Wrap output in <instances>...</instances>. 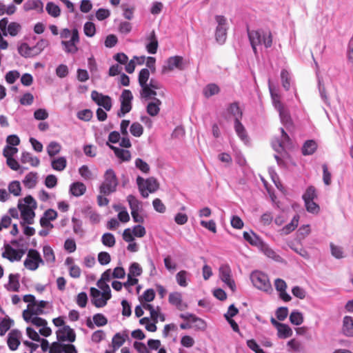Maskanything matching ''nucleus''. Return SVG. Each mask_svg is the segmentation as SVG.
<instances>
[{"instance_id":"f257e3e1","label":"nucleus","mask_w":353,"mask_h":353,"mask_svg":"<svg viewBox=\"0 0 353 353\" xmlns=\"http://www.w3.org/2000/svg\"><path fill=\"white\" fill-rule=\"evenodd\" d=\"M248 34L254 53L257 54V46L263 45L265 48H270L272 44V35L269 30H248Z\"/></svg>"},{"instance_id":"f03ea898","label":"nucleus","mask_w":353,"mask_h":353,"mask_svg":"<svg viewBox=\"0 0 353 353\" xmlns=\"http://www.w3.org/2000/svg\"><path fill=\"white\" fill-rule=\"evenodd\" d=\"M97 286L101 290L91 288L90 296L92 304L97 307H103L107 304V301L111 298V290L106 283L98 281Z\"/></svg>"},{"instance_id":"7ed1b4c3","label":"nucleus","mask_w":353,"mask_h":353,"mask_svg":"<svg viewBox=\"0 0 353 353\" xmlns=\"http://www.w3.org/2000/svg\"><path fill=\"white\" fill-rule=\"evenodd\" d=\"M119 185V180L115 172L110 168L103 174V181L99 186V191L101 194L110 195L116 192Z\"/></svg>"},{"instance_id":"20e7f679","label":"nucleus","mask_w":353,"mask_h":353,"mask_svg":"<svg viewBox=\"0 0 353 353\" xmlns=\"http://www.w3.org/2000/svg\"><path fill=\"white\" fill-rule=\"evenodd\" d=\"M137 184L140 194L143 198H147L149 196V193L156 192L159 187V183L154 177H149L144 179L143 177L138 176Z\"/></svg>"},{"instance_id":"39448f33","label":"nucleus","mask_w":353,"mask_h":353,"mask_svg":"<svg viewBox=\"0 0 353 353\" xmlns=\"http://www.w3.org/2000/svg\"><path fill=\"white\" fill-rule=\"evenodd\" d=\"M250 280L253 285L260 290L265 292L272 290L268 275L261 271H253L250 274Z\"/></svg>"},{"instance_id":"423d86ee","label":"nucleus","mask_w":353,"mask_h":353,"mask_svg":"<svg viewBox=\"0 0 353 353\" xmlns=\"http://www.w3.org/2000/svg\"><path fill=\"white\" fill-rule=\"evenodd\" d=\"M44 261L42 259L39 252L34 249H30L27 253V257L24 261L23 265L28 270L34 271L39 264H43Z\"/></svg>"},{"instance_id":"0eeeda50","label":"nucleus","mask_w":353,"mask_h":353,"mask_svg":"<svg viewBox=\"0 0 353 353\" xmlns=\"http://www.w3.org/2000/svg\"><path fill=\"white\" fill-rule=\"evenodd\" d=\"M215 19L218 24L215 32L216 40L220 44H223L227 38V30L228 29L227 19L222 15H216Z\"/></svg>"},{"instance_id":"6e6552de","label":"nucleus","mask_w":353,"mask_h":353,"mask_svg":"<svg viewBox=\"0 0 353 353\" xmlns=\"http://www.w3.org/2000/svg\"><path fill=\"white\" fill-rule=\"evenodd\" d=\"M219 278L232 291L236 290V284L232 278V270L229 265H221L219 269Z\"/></svg>"},{"instance_id":"1a4fd4ad","label":"nucleus","mask_w":353,"mask_h":353,"mask_svg":"<svg viewBox=\"0 0 353 353\" xmlns=\"http://www.w3.org/2000/svg\"><path fill=\"white\" fill-rule=\"evenodd\" d=\"M133 99L132 92L129 90H124L121 95V108L118 112L119 117H124L132 109L131 101Z\"/></svg>"},{"instance_id":"9d476101","label":"nucleus","mask_w":353,"mask_h":353,"mask_svg":"<svg viewBox=\"0 0 353 353\" xmlns=\"http://www.w3.org/2000/svg\"><path fill=\"white\" fill-rule=\"evenodd\" d=\"M79 43V35L77 29L74 28V34L68 40H62L61 45L67 53L75 54L78 51L77 44Z\"/></svg>"},{"instance_id":"9b49d317","label":"nucleus","mask_w":353,"mask_h":353,"mask_svg":"<svg viewBox=\"0 0 353 353\" xmlns=\"http://www.w3.org/2000/svg\"><path fill=\"white\" fill-rule=\"evenodd\" d=\"M174 69L183 70V57L180 56H174L168 58L162 68V73L165 74L172 71Z\"/></svg>"},{"instance_id":"f8f14e48","label":"nucleus","mask_w":353,"mask_h":353,"mask_svg":"<svg viewBox=\"0 0 353 353\" xmlns=\"http://www.w3.org/2000/svg\"><path fill=\"white\" fill-rule=\"evenodd\" d=\"M92 99L100 107H103L106 111L112 108V99L108 95H103L96 90L91 92Z\"/></svg>"},{"instance_id":"ddd939ff","label":"nucleus","mask_w":353,"mask_h":353,"mask_svg":"<svg viewBox=\"0 0 353 353\" xmlns=\"http://www.w3.org/2000/svg\"><path fill=\"white\" fill-rule=\"evenodd\" d=\"M281 140L276 139L272 141V145L275 151L281 152L287 148H290L292 145L290 139L283 128H281Z\"/></svg>"},{"instance_id":"4468645a","label":"nucleus","mask_w":353,"mask_h":353,"mask_svg":"<svg viewBox=\"0 0 353 353\" xmlns=\"http://www.w3.org/2000/svg\"><path fill=\"white\" fill-rule=\"evenodd\" d=\"M179 316L182 319L190 322L192 328L200 330H204L206 328V323L205 321L199 317H197L193 314H181Z\"/></svg>"},{"instance_id":"2eb2a0df","label":"nucleus","mask_w":353,"mask_h":353,"mask_svg":"<svg viewBox=\"0 0 353 353\" xmlns=\"http://www.w3.org/2000/svg\"><path fill=\"white\" fill-rule=\"evenodd\" d=\"M18 208L21 212V216L22 219V221L21 222V225H23L24 224H33L34 218L35 216V209L23 207L22 205L21 201H20L18 204Z\"/></svg>"},{"instance_id":"dca6fc26","label":"nucleus","mask_w":353,"mask_h":353,"mask_svg":"<svg viewBox=\"0 0 353 353\" xmlns=\"http://www.w3.org/2000/svg\"><path fill=\"white\" fill-rule=\"evenodd\" d=\"M57 339L61 341L74 342L76 335L74 330L68 325L60 328L57 332Z\"/></svg>"},{"instance_id":"f3484780","label":"nucleus","mask_w":353,"mask_h":353,"mask_svg":"<svg viewBox=\"0 0 353 353\" xmlns=\"http://www.w3.org/2000/svg\"><path fill=\"white\" fill-rule=\"evenodd\" d=\"M150 77V72L147 68L141 70L139 74V83L141 88V94H148L151 93L150 90L148 87V81Z\"/></svg>"},{"instance_id":"a211bd4d","label":"nucleus","mask_w":353,"mask_h":353,"mask_svg":"<svg viewBox=\"0 0 353 353\" xmlns=\"http://www.w3.org/2000/svg\"><path fill=\"white\" fill-rule=\"evenodd\" d=\"M48 305V302L46 301H36L34 303L27 306L28 311L30 315H40L44 314V309Z\"/></svg>"},{"instance_id":"6ab92c4d","label":"nucleus","mask_w":353,"mask_h":353,"mask_svg":"<svg viewBox=\"0 0 353 353\" xmlns=\"http://www.w3.org/2000/svg\"><path fill=\"white\" fill-rule=\"evenodd\" d=\"M274 286L276 290L279 292V297L283 301L288 302L292 299L290 295L286 292L287 284L284 280L276 279L274 281Z\"/></svg>"},{"instance_id":"aec40b11","label":"nucleus","mask_w":353,"mask_h":353,"mask_svg":"<svg viewBox=\"0 0 353 353\" xmlns=\"http://www.w3.org/2000/svg\"><path fill=\"white\" fill-rule=\"evenodd\" d=\"M21 336V332L17 330H13L8 334L7 342L11 350H16L18 348Z\"/></svg>"},{"instance_id":"412c9836","label":"nucleus","mask_w":353,"mask_h":353,"mask_svg":"<svg viewBox=\"0 0 353 353\" xmlns=\"http://www.w3.org/2000/svg\"><path fill=\"white\" fill-rule=\"evenodd\" d=\"M129 339L128 331L125 330L122 332H118L113 336L112 339V344L114 351L117 350L125 341Z\"/></svg>"},{"instance_id":"4be33fe9","label":"nucleus","mask_w":353,"mask_h":353,"mask_svg":"<svg viewBox=\"0 0 353 353\" xmlns=\"http://www.w3.org/2000/svg\"><path fill=\"white\" fill-rule=\"evenodd\" d=\"M23 318L27 323H30L38 327H41L48 324L47 321L37 315H30L28 311L23 312Z\"/></svg>"},{"instance_id":"5701e85b","label":"nucleus","mask_w":353,"mask_h":353,"mask_svg":"<svg viewBox=\"0 0 353 353\" xmlns=\"http://www.w3.org/2000/svg\"><path fill=\"white\" fill-rule=\"evenodd\" d=\"M12 245L11 243H5L3 245L4 251L2 252L1 256L10 262L19 261L17 249L13 248Z\"/></svg>"},{"instance_id":"b1692460","label":"nucleus","mask_w":353,"mask_h":353,"mask_svg":"<svg viewBox=\"0 0 353 353\" xmlns=\"http://www.w3.org/2000/svg\"><path fill=\"white\" fill-rule=\"evenodd\" d=\"M169 303L177 307L179 310H184L188 305L183 303L181 294L179 292L170 293L168 298Z\"/></svg>"},{"instance_id":"393cba45","label":"nucleus","mask_w":353,"mask_h":353,"mask_svg":"<svg viewBox=\"0 0 353 353\" xmlns=\"http://www.w3.org/2000/svg\"><path fill=\"white\" fill-rule=\"evenodd\" d=\"M92 319L93 322H92L90 319H88L86 321V325L90 329H94V325L98 327H102L108 323L107 318L101 313L94 314L92 317Z\"/></svg>"},{"instance_id":"a878e982","label":"nucleus","mask_w":353,"mask_h":353,"mask_svg":"<svg viewBox=\"0 0 353 353\" xmlns=\"http://www.w3.org/2000/svg\"><path fill=\"white\" fill-rule=\"evenodd\" d=\"M25 11L36 10L38 12H43V3L41 0H28L23 6Z\"/></svg>"},{"instance_id":"bb28decb","label":"nucleus","mask_w":353,"mask_h":353,"mask_svg":"<svg viewBox=\"0 0 353 353\" xmlns=\"http://www.w3.org/2000/svg\"><path fill=\"white\" fill-rule=\"evenodd\" d=\"M243 235L245 241H247L250 245L258 248V249H259L264 243V241L258 235L252 231L250 232H244Z\"/></svg>"},{"instance_id":"cd10ccee","label":"nucleus","mask_w":353,"mask_h":353,"mask_svg":"<svg viewBox=\"0 0 353 353\" xmlns=\"http://www.w3.org/2000/svg\"><path fill=\"white\" fill-rule=\"evenodd\" d=\"M148 43L145 48L148 53L155 54L158 48V41L154 30H152L150 35L147 37Z\"/></svg>"},{"instance_id":"c85d7f7f","label":"nucleus","mask_w":353,"mask_h":353,"mask_svg":"<svg viewBox=\"0 0 353 353\" xmlns=\"http://www.w3.org/2000/svg\"><path fill=\"white\" fill-rule=\"evenodd\" d=\"M259 250L267 257L272 259L275 261L279 262L282 260V258L265 242Z\"/></svg>"},{"instance_id":"c756f323","label":"nucleus","mask_w":353,"mask_h":353,"mask_svg":"<svg viewBox=\"0 0 353 353\" xmlns=\"http://www.w3.org/2000/svg\"><path fill=\"white\" fill-rule=\"evenodd\" d=\"M234 130L239 139L245 143H248L249 140L247 132L240 120L237 119L234 121Z\"/></svg>"},{"instance_id":"7c9ffc66","label":"nucleus","mask_w":353,"mask_h":353,"mask_svg":"<svg viewBox=\"0 0 353 353\" xmlns=\"http://www.w3.org/2000/svg\"><path fill=\"white\" fill-rule=\"evenodd\" d=\"M19 274H10L9 275V281L8 285H6V289L11 292H18L20 288L19 282Z\"/></svg>"},{"instance_id":"2f4dec72","label":"nucleus","mask_w":353,"mask_h":353,"mask_svg":"<svg viewBox=\"0 0 353 353\" xmlns=\"http://www.w3.org/2000/svg\"><path fill=\"white\" fill-rule=\"evenodd\" d=\"M148 87L150 90L151 93L146 95L141 94V97L145 99H151L152 97H154L157 95L155 90L161 89L162 85L159 81L154 79H151L150 83H148Z\"/></svg>"},{"instance_id":"473e14b6","label":"nucleus","mask_w":353,"mask_h":353,"mask_svg":"<svg viewBox=\"0 0 353 353\" xmlns=\"http://www.w3.org/2000/svg\"><path fill=\"white\" fill-rule=\"evenodd\" d=\"M37 173L30 172L25 176L23 180V183L26 188L31 189L36 186L37 183Z\"/></svg>"},{"instance_id":"72a5a7b5","label":"nucleus","mask_w":353,"mask_h":353,"mask_svg":"<svg viewBox=\"0 0 353 353\" xmlns=\"http://www.w3.org/2000/svg\"><path fill=\"white\" fill-rule=\"evenodd\" d=\"M343 332L345 336H353V318L345 316L343 321Z\"/></svg>"},{"instance_id":"f704fd0d","label":"nucleus","mask_w":353,"mask_h":353,"mask_svg":"<svg viewBox=\"0 0 353 353\" xmlns=\"http://www.w3.org/2000/svg\"><path fill=\"white\" fill-rule=\"evenodd\" d=\"M117 158L122 161H129L131 159V154L129 150H124L115 146L110 145Z\"/></svg>"},{"instance_id":"c9c22d12","label":"nucleus","mask_w":353,"mask_h":353,"mask_svg":"<svg viewBox=\"0 0 353 353\" xmlns=\"http://www.w3.org/2000/svg\"><path fill=\"white\" fill-rule=\"evenodd\" d=\"M86 191V186L81 182H74L70 185V192L74 196H80Z\"/></svg>"},{"instance_id":"e433bc0d","label":"nucleus","mask_w":353,"mask_h":353,"mask_svg":"<svg viewBox=\"0 0 353 353\" xmlns=\"http://www.w3.org/2000/svg\"><path fill=\"white\" fill-rule=\"evenodd\" d=\"M154 98V101L152 102H150L147 105V112L148 114H150L152 117L157 116L159 111H160V105L161 104V101L155 98Z\"/></svg>"},{"instance_id":"4c0bfd02","label":"nucleus","mask_w":353,"mask_h":353,"mask_svg":"<svg viewBox=\"0 0 353 353\" xmlns=\"http://www.w3.org/2000/svg\"><path fill=\"white\" fill-rule=\"evenodd\" d=\"M21 162L22 163H30L33 167H37L40 163V161L37 157H33L32 154L28 152H22Z\"/></svg>"},{"instance_id":"58836bf2","label":"nucleus","mask_w":353,"mask_h":353,"mask_svg":"<svg viewBox=\"0 0 353 353\" xmlns=\"http://www.w3.org/2000/svg\"><path fill=\"white\" fill-rule=\"evenodd\" d=\"M127 201L128 202L131 212L143 210L142 202L139 201L134 195H128L127 196Z\"/></svg>"},{"instance_id":"ea45409f","label":"nucleus","mask_w":353,"mask_h":353,"mask_svg":"<svg viewBox=\"0 0 353 353\" xmlns=\"http://www.w3.org/2000/svg\"><path fill=\"white\" fill-rule=\"evenodd\" d=\"M67 165V160L63 157L54 158L51 161L52 168L57 171H63Z\"/></svg>"},{"instance_id":"a19ab883","label":"nucleus","mask_w":353,"mask_h":353,"mask_svg":"<svg viewBox=\"0 0 353 353\" xmlns=\"http://www.w3.org/2000/svg\"><path fill=\"white\" fill-rule=\"evenodd\" d=\"M299 220V216L298 214L295 215L290 223L284 226L281 230V234L287 235L294 231L298 225Z\"/></svg>"},{"instance_id":"79ce46f5","label":"nucleus","mask_w":353,"mask_h":353,"mask_svg":"<svg viewBox=\"0 0 353 353\" xmlns=\"http://www.w3.org/2000/svg\"><path fill=\"white\" fill-rule=\"evenodd\" d=\"M316 143L313 140H308L303 145L302 153L303 155H311L316 151Z\"/></svg>"},{"instance_id":"37998d69","label":"nucleus","mask_w":353,"mask_h":353,"mask_svg":"<svg viewBox=\"0 0 353 353\" xmlns=\"http://www.w3.org/2000/svg\"><path fill=\"white\" fill-rule=\"evenodd\" d=\"M22 240L23 237H21L19 239H14L10 241L11 245L19 248L18 249H17L19 261H21V259H22L23 256L25 254L27 250V247L21 243V241Z\"/></svg>"},{"instance_id":"c03bdc74","label":"nucleus","mask_w":353,"mask_h":353,"mask_svg":"<svg viewBox=\"0 0 353 353\" xmlns=\"http://www.w3.org/2000/svg\"><path fill=\"white\" fill-rule=\"evenodd\" d=\"M43 254L46 263H52L55 261L54 251L50 245H46L43 247Z\"/></svg>"},{"instance_id":"a18cd8bd","label":"nucleus","mask_w":353,"mask_h":353,"mask_svg":"<svg viewBox=\"0 0 353 353\" xmlns=\"http://www.w3.org/2000/svg\"><path fill=\"white\" fill-rule=\"evenodd\" d=\"M48 154L50 157H54L59 154L61 150V145L57 141H51L47 146Z\"/></svg>"},{"instance_id":"49530a36","label":"nucleus","mask_w":353,"mask_h":353,"mask_svg":"<svg viewBox=\"0 0 353 353\" xmlns=\"http://www.w3.org/2000/svg\"><path fill=\"white\" fill-rule=\"evenodd\" d=\"M21 30V26L17 22H11L8 24L7 28V32H3V35L6 36L8 34L12 37H15Z\"/></svg>"},{"instance_id":"de8ad7c7","label":"nucleus","mask_w":353,"mask_h":353,"mask_svg":"<svg viewBox=\"0 0 353 353\" xmlns=\"http://www.w3.org/2000/svg\"><path fill=\"white\" fill-rule=\"evenodd\" d=\"M278 337L280 339H287L290 337L293 332L288 325L283 323L280 327L277 330Z\"/></svg>"},{"instance_id":"09e8293b","label":"nucleus","mask_w":353,"mask_h":353,"mask_svg":"<svg viewBox=\"0 0 353 353\" xmlns=\"http://www.w3.org/2000/svg\"><path fill=\"white\" fill-rule=\"evenodd\" d=\"M289 319L291 323L295 325H300L303 322V315L298 310L292 311Z\"/></svg>"},{"instance_id":"8fccbe9b","label":"nucleus","mask_w":353,"mask_h":353,"mask_svg":"<svg viewBox=\"0 0 353 353\" xmlns=\"http://www.w3.org/2000/svg\"><path fill=\"white\" fill-rule=\"evenodd\" d=\"M46 10L47 12L53 17H58L61 14L59 7L53 2H48L46 4Z\"/></svg>"},{"instance_id":"3c124183","label":"nucleus","mask_w":353,"mask_h":353,"mask_svg":"<svg viewBox=\"0 0 353 353\" xmlns=\"http://www.w3.org/2000/svg\"><path fill=\"white\" fill-rule=\"evenodd\" d=\"M189 273L185 270H181L176 274V281L179 285L181 287H187V277Z\"/></svg>"},{"instance_id":"603ef678","label":"nucleus","mask_w":353,"mask_h":353,"mask_svg":"<svg viewBox=\"0 0 353 353\" xmlns=\"http://www.w3.org/2000/svg\"><path fill=\"white\" fill-rule=\"evenodd\" d=\"M143 270L141 265L137 262H133L130 265L128 276L135 278L136 276H140Z\"/></svg>"},{"instance_id":"864d4df0","label":"nucleus","mask_w":353,"mask_h":353,"mask_svg":"<svg viewBox=\"0 0 353 353\" xmlns=\"http://www.w3.org/2000/svg\"><path fill=\"white\" fill-rule=\"evenodd\" d=\"M17 10L16 6L13 3H10L8 6L5 5L2 2H0V16L5 14L11 15L14 14Z\"/></svg>"},{"instance_id":"5fc2aeb1","label":"nucleus","mask_w":353,"mask_h":353,"mask_svg":"<svg viewBox=\"0 0 353 353\" xmlns=\"http://www.w3.org/2000/svg\"><path fill=\"white\" fill-rule=\"evenodd\" d=\"M101 242L105 246L112 248L115 245L116 241L112 234L107 232L103 234Z\"/></svg>"},{"instance_id":"6e6d98bb","label":"nucleus","mask_w":353,"mask_h":353,"mask_svg":"<svg viewBox=\"0 0 353 353\" xmlns=\"http://www.w3.org/2000/svg\"><path fill=\"white\" fill-rule=\"evenodd\" d=\"M8 191L15 196H19L21 192V187L19 181H13L10 182L8 185Z\"/></svg>"},{"instance_id":"4d7b16f0","label":"nucleus","mask_w":353,"mask_h":353,"mask_svg":"<svg viewBox=\"0 0 353 353\" xmlns=\"http://www.w3.org/2000/svg\"><path fill=\"white\" fill-rule=\"evenodd\" d=\"M219 92V88L214 83L208 85L203 90V94L208 98L218 94Z\"/></svg>"},{"instance_id":"13d9d810","label":"nucleus","mask_w":353,"mask_h":353,"mask_svg":"<svg viewBox=\"0 0 353 353\" xmlns=\"http://www.w3.org/2000/svg\"><path fill=\"white\" fill-rule=\"evenodd\" d=\"M84 34L88 37H92L96 33V27L94 23L88 21L83 26Z\"/></svg>"},{"instance_id":"bf43d9fd","label":"nucleus","mask_w":353,"mask_h":353,"mask_svg":"<svg viewBox=\"0 0 353 353\" xmlns=\"http://www.w3.org/2000/svg\"><path fill=\"white\" fill-rule=\"evenodd\" d=\"M73 232L78 235L82 236L83 234V230L82 228V221L75 217L72 218Z\"/></svg>"},{"instance_id":"052dcab7","label":"nucleus","mask_w":353,"mask_h":353,"mask_svg":"<svg viewBox=\"0 0 353 353\" xmlns=\"http://www.w3.org/2000/svg\"><path fill=\"white\" fill-rule=\"evenodd\" d=\"M130 133L136 137H139L143 134V126L138 122H134L130 128Z\"/></svg>"},{"instance_id":"680f3d73","label":"nucleus","mask_w":353,"mask_h":353,"mask_svg":"<svg viewBox=\"0 0 353 353\" xmlns=\"http://www.w3.org/2000/svg\"><path fill=\"white\" fill-rule=\"evenodd\" d=\"M134 164L137 168H138L140 171H141L144 174H148L150 172V166L149 165L144 161L143 159L140 158H137L135 161Z\"/></svg>"},{"instance_id":"e2e57ef3","label":"nucleus","mask_w":353,"mask_h":353,"mask_svg":"<svg viewBox=\"0 0 353 353\" xmlns=\"http://www.w3.org/2000/svg\"><path fill=\"white\" fill-rule=\"evenodd\" d=\"M228 111L230 114H231L234 117V121L237 119L240 120L242 117V112L237 105V103H232L230 105L228 109Z\"/></svg>"},{"instance_id":"0e129e2a","label":"nucleus","mask_w":353,"mask_h":353,"mask_svg":"<svg viewBox=\"0 0 353 353\" xmlns=\"http://www.w3.org/2000/svg\"><path fill=\"white\" fill-rule=\"evenodd\" d=\"M19 53L23 57H30L32 54H34V50L32 48L29 47V46L24 43H22L18 48Z\"/></svg>"},{"instance_id":"69168bd1","label":"nucleus","mask_w":353,"mask_h":353,"mask_svg":"<svg viewBox=\"0 0 353 353\" xmlns=\"http://www.w3.org/2000/svg\"><path fill=\"white\" fill-rule=\"evenodd\" d=\"M270 92L271 94V97L272 99V103L274 108L277 110L279 108H281L283 106V103L280 100V96L278 93H276L270 85Z\"/></svg>"},{"instance_id":"338daca9","label":"nucleus","mask_w":353,"mask_h":353,"mask_svg":"<svg viewBox=\"0 0 353 353\" xmlns=\"http://www.w3.org/2000/svg\"><path fill=\"white\" fill-rule=\"evenodd\" d=\"M281 78L283 87L286 90H288L290 87V76L289 72L285 70H283L281 72Z\"/></svg>"},{"instance_id":"774afa93","label":"nucleus","mask_w":353,"mask_h":353,"mask_svg":"<svg viewBox=\"0 0 353 353\" xmlns=\"http://www.w3.org/2000/svg\"><path fill=\"white\" fill-rule=\"evenodd\" d=\"M20 77V74L17 70H11L6 73L5 79L8 83L12 84Z\"/></svg>"}]
</instances>
